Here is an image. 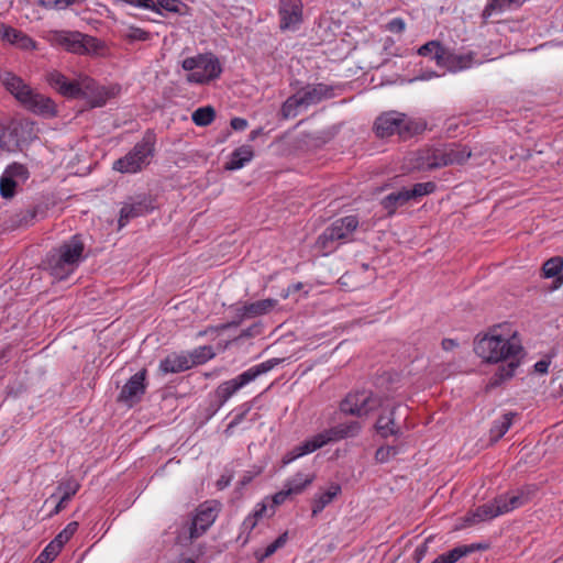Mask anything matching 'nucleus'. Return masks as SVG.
<instances>
[{
	"instance_id": "1",
	"label": "nucleus",
	"mask_w": 563,
	"mask_h": 563,
	"mask_svg": "<svg viewBox=\"0 0 563 563\" xmlns=\"http://www.w3.org/2000/svg\"><path fill=\"white\" fill-rule=\"evenodd\" d=\"M475 353L487 363L508 362L500 366L489 380L490 387H497L514 376L523 356V347L516 332L504 333L503 325L494 327L488 334L475 341Z\"/></svg>"
},
{
	"instance_id": "2",
	"label": "nucleus",
	"mask_w": 563,
	"mask_h": 563,
	"mask_svg": "<svg viewBox=\"0 0 563 563\" xmlns=\"http://www.w3.org/2000/svg\"><path fill=\"white\" fill-rule=\"evenodd\" d=\"M84 243L79 235L60 244L47 254L45 265L49 274L58 279H66L82 260Z\"/></svg>"
},
{
	"instance_id": "3",
	"label": "nucleus",
	"mask_w": 563,
	"mask_h": 563,
	"mask_svg": "<svg viewBox=\"0 0 563 563\" xmlns=\"http://www.w3.org/2000/svg\"><path fill=\"white\" fill-rule=\"evenodd\" d=\"M1 82L29 110L45 117L56 115L54 101L35 92L21 77L8 71L1 75Z\"/></svg>"
},
{
	"instance_id": "4",
	"label": "nucleus",
	"mask_w": 563,
	"mask_h": 563,
	"mask_svg": "<svg viewBox=\"0 0 563 563\" xmlns=\"http://www.w3.org/2000/svg\"><path fill=\"white\" fill-rule=\"evenodd\" d=\"M374 130L378 137H389L395 134L400 140H408L424 130V125L405 113L387 111L376 118Z\"/></svg>"
},
{
	"instance_id": "5",
	"label": "nucleus",
	"mask_w": 563,
	"mask_h": 563,
	"mask_svg": "<svg viewBox=\"0 0 563 563\" xmlns=\"http://www.w3.org/2000/svg\"><path fill=\"white\" fill-rule=\"evenodd\" d=\"M154 152L155 135L147 131L128 154L114 162L113 168L120 173H137L150 165Z\"/></svg>"
},
{
	"instance_id": "6",
	"label": "nucleus",
	"mask_w": 563,
	"mask_h": 563,
	"mask_svg": "<svg viewBox=\"0 0 563 563\" xmlns=\"http://www.w3.org/2000/svg\"><path fill=\"white\" fill-rule=\"evenodd\" d=\"M357 227L358 219L355 216L340 218L319 235L316 246L327 255L336 249V242L352 241V235Z\"/></svg>"
},
{
	"instance_id": "7",
	"label": "nucleus",
	"mask_w": 563,
	"mask_h": 563,
	"mask_svg": "<svg viewBox=\"0 0 563 563\" xmlns=\"http://www.w3.org/2000/svg\"><path fill=\"white\" fill-rule=\"evenodd\" d=\"M280 358H271L266 362L252 366L235 378L220 384L216 390L219 407L223 406L240 388L256 379L282 363Z\"/></svg>"
},
{
	"instance_id": "8",
	"label": "nucleus",
	"mask_w": 563,
	"mask_h": 563,
	"mask_svg": "<svg viewBox=\"0 0 563 563\" xmlns=\"http://www.w3.org/2000/svg\"><path fill=\"white\" fill-rule=\"evenodd\" d=\"M181 66L185 70L190 71L187 75V81L195 84H206L218 78L222 73L219 59L211 53L187 57L183 60Z\"/></svg>"
},
{
	"instance_id": "9",
	"label": "nucleus",
	"mask_w": 563,
	"mask_h": 563,
	"mask_svg": "<svg viewBox=\"0 0 563 563\" xmlns=\"http://www.w3.org/2000/svg\"><path fill=\"white\" fill-rule=\"evenodd\" d=\"M47 81L62 96L67 98H84L96 91V81L88 77H80L78 80H69L59 71H52L47 75Z\"/></svg>"
},
{
	"instance_id": "10",
	"label": "nucleus",
	"mask_w": 563,
	"mask_h": 563,
	"mask_svg": "<svg viewBox=\"0 0 563 563\" xmlns=\"http://www.w3.org/2000/svg\"><path fill=\"white\" fill-rule=\"evenodd\" d=\"M383 402L384 399L372 390H356L349 393L340 402V411L361 418L382 407Z\"/></svg>"
},
{
	"instance_id": "11",
	"label": "nucleus",
	"mask_w": 563,
	"mask_h": 563,
	"mask_svg": "<svg viewBox=\"0 0 563 563\" xmlns=\"http://www.w3.org/2000/svg\"><path fill=\"white\" fill-rule=\"evenodd\" d=\"M56 41L68 52L80 55L96 51L99 46V42L96 37L77 31H60L56 35Z\"/></svg>"
},
{
	"instance_id": "12",
	"label": "nucleus",
	"mask_w": 563,
	"mask_h": 563,
	"mask_svg": "<svg viewBox=\"0 0 563 563\" xmlns=\"http://www.w3.org/2000/svg\"><path fill=\"white\" fill-rule=\"evenodd\" d=\"M218 511V506L213 501L200 505L187 528L189 540H195L202 536L217 519Z\"/></svg>"
},
{
	"instance_id": "13",
	"label": "nucleus",
	"mask_w": 563,
	"mask_h": 563,
	"mask_svg": "<svg viewBox=\"0 0 563 563\" xmlns=\"http://www.w3.org/2000/svg\"><path fill=\"white\" fill-rule=\"evenodd\" d=\"M146 369L143 368L131 376V378L122 387L121 393L118 396V401L123 402L129 407H132L139 402L146 390Z\"/></svg>"
},
{
	"instance_id": "14",
	"label": "nucleus",
	"mask_w": 563,
	"mask_h": 563,
	"mask_svg": "<svg viewBox=\"0 0 563 563\" xmlns=\"http://www.w3.org/2000/svg\"><path fill=\"white\" fill-rule=\"evenodd\" d=\"M361 429V422L356 420H351L325 429L322 432L316 434V437L320 442L321 446H324L330 442H336L343 439L354 438L360 433Z\"/></svg>"
},
{
	"instance_id": "15",
	"label": "nucleus",
	"mask_w": 563,
	"mask_h": 563,
	"mask_svg": "<svg viewBox=\"0 0 563 563\" xmlns=\"http://www.w3.org/2000/svg\"><path fill=\"white\" fill-rule=\"evenodd\" d=\"M400 411H404L402 416L404 420H406L408 416L407 408H401L399 405L394 406L387 415L382 413L378 417L375 429L380 437L388 438L393 435L399 438L402 435L401 427L396 418L397 412Z\"/></svg>"
},
{
	"instance_id": "16",
	"label": "nucleus",
	"mask_w": 563,
	"mask_h": 563,
	"mask_svg": "<svg viewBox=\"0 0 563 563\" xmlns=\"http://www.w3.org/2000/svg\"><path fill=\"white\" fill-rule=\"evenodd\" d=\"M154 209L153 200L148 196L137 197L126 202L120 210L119 225L124 227L131 219L144 216Z\"/></svg>"
},
{
	"instance_id": "17",
	"label": "nucleus",
	"mask_w": 563,
	"mask_h": 563,
	"mask_svg": "<svg viewBox=\"0 0 563 563\" xmlns=\"http://www.w3.org/2000/svg\"><path fill=\"white\" fill-rule=\"evenodd\" d=\"M408 164L410 169L419 172L440 168L437 147H427L411 153Z\"/></svg>"
},
{
	"instance_id": "18",
	"label": "nucleus",
	"mask_w": 563,
	"mask_h": 563,
	"mask_svg": "<svg viewBox=\"0 0 563 563\" xmlns=\"http://www.w3.org/2000/svg\"><path fill=\"white\" fill-rule=\"evenodd\" d=\"M440 168L454 164H463L471 152L462 145L452 143L442 147H437Z\"/></svg>"
},
{
	"instance_id": "19",
	"label": "nucleus",
	"mask_w": 563,
	"mask_h": 563,
	"mask_svg": "<svg viewBox=\"0 0 563 563\" xmlns=\"http://www.w3.org/2000/svg\"><path fill=\"white\" fill-rule=\"evenodd\" d=\"M297 92L302 99L305 109L333 97V88L324 84L307 85Z\"/></svg>"
},
{
	"instance_id": "20",
	"label": "nucleus",
	"mask_w": 563,
	"mask_h": 563,
	"mask_svg": "<svg viewBox=\"0 0 563 563\" xmlns=\"http://www.w3.org/2000/svg\"><path fill=\"white\" fill-rule=\"evenodd\" d=\"M534 487L527 486L512 495L498 496V503L503 514L509 512L522 505H525L533 495Z\"/></svg>"
},
{
	"instance_id": "21",
	"label": "nucleus",
	"mask_w": 563,
	"mask_h": 563,
	"mask_svg": "<svg viewBox=\"0 0 563 563\" xmlns=\"http://www.w3.org/2000/svg\"><path fill=\"white\" fill-rule=\"evenodd\" d=\"M280 29H290L301 21V7L290 0H282L279 7Z\"/></svg>"
},
{
	"instance_id": "22",
	"label": "nucleus",
	"mask_w": 563,
	"mask_h": 563,
	"mask_svg": "<svg viewBox=\"0 0 563 563\" xmlns=\"http://www.w3.org/2000/svg\"><path fill=\"white\" fill-rule=\"evenodd\" d=\"M498 515H503L498 498H495L493 503L485 504L476 508L475 511L468 514L465 517L467 525H475L485 520H490Z\"/></svg>"
},
{
	"instance_id": "23",
	"label": "nucleus",
	"mask_w": 563,
	"mask_h": 563,
	"mask_svg": "<svg viewBox=\"0 0 563 563\" xmlns=\"http://www.w3.org/2000/svg\"><path fill=\"white\" fill-rule=\"evenodd\" d=\"M527 0H489L482 12L483 23L495 15L521 7Z\"/></svg>"
},
{
	"instance_id": "24",
	"label": "nucleus",
	"mask_w": 563,
	"mask_h": 563,
	"mask_svg": "<svg viewBox=\"0 0 563 563\" xmlns=\"http://www.w3.org/2000/svg\"><path fill=\"white\" fill-rule=\"evenodd\" d=\"M276 299H262L254 302L245 303L239 311H242V318H253L269 312L277 306Z\"/></svg>"
},
{
	"instance_id": "25",
	"label": "nucleus",
	"mask_w": 563,
	"mask_h": 563,
	"mask_svg": "<svg viewBox=\"0 0 563 563\" xmlns=\"http://www.w3.org/2000/svg\"><path fill=\"white\" fill-rule=\"evenodd\" d=\"M320 448H322L320 442L318 441L317 437L313 435L311 439L306 440L301 444L295 446L291 451L287 452L283 456L282 462L284 465H287L295 461L296 459L305 454L312 453Z\"/></svg>"
},
{
	"instance_id": "26",
	"label": "nucleus",
	"mask_w": 563,
	"mask_h": 563,
	"mask_svg": "<svg viewBox=\"0 0 563 563\" xmlns=\"http://www.w3.org/2000/svg\"><path fill=\"white\" fill-rule=\"evenodd\" d=\"M191 367L190 358L185 355L172 354L161 362L159 368L164 373H180Z\"/></svg>"
},
{
	"instance_id": "27",
	"label": "nucleus",
	"mask_w": 563,
	"mask_h": 563,
	"mask_svg": "<svg viewBox=\"0 0 563 563\" xmlns=\"http://www.w3.org/2000/svg\"><path fill=\"white\" fill-rule=\"evenodd\" d=\"M254 156V152L251 145H242L234 150L231 155L230 161L225 164V169L228 170H236L242 168L246 163H249Z\"/></svg>"
},
{
	"instance_id": "28",
	"label": "nucleus",
	"mask_w": 563,
	"mask_h": 563,
	"mask_svg": "<svg viewBox=\"0 0 563 563\" xmlns=\"http://www.w3.org/2000/svg\"><path fill=\"white\" fill-rule=\"evenodd\" d=\"M518 416L517 412H507L501 416L500 419L494 421L490 430V442L496 443L499 439H501L510 429L514 419Z\"/></svg>"
},
{
	"instance_id": "29",
	"label": "nucleus",
	"mask_w": 563,
	"mask_h": 563,
	"mask_svg": "<svg viewBox=\"0 0 563 563\" xmlns=\"http://www.w3.org/2000/svg\"><path fill=\"white\" fill-rule=\"evenodd\" d=\"M563 260L559 256L551 257L542 266V273L545 278L556 277L554 288H559L563 284Z\"/></svg>"
},
{
	"instance_id": "30",
	"label": "nucleus",
	"mask_w": 563,
	"mask_h": 563,
	"mask_svg": "<svg viewBox=\"0 0 563 563\" xmlns=\"http://www.w3.org/2000/svg\"><path fill=\"white\" fill-rule=\"evenodd\" d=\"M409 201V195L407 188H402L398 191H393L382 200V206L388 214L395 213L398 207L406 205Z\"/></svg>"
},
{
	"instance_id": "31",
	"label": "nucleus",
	"mask_w": 563,
	"mask_h": 563,
	"mask_svg": "<svg viewBox=\"0 0 563 563\" xmlns=\"http://www.w3.org/2000/svg\"><path fill=\"white\" fill-rule=\"evenodd\" d=\"M418 53L421 56H430L435 59L438 65H445V58L448 55V49L444 48L439 42L430 41L422 45Z\"/></svg>"
},
{
	"instance_id": "32",
	"label": "nucleus",
	"mask_w": 563,
	"mask_h": 563,
	"mask_svg": "<svg viewBox=\"0 0 563 563\" xmlns=\"http://www.w3.org/2000/svg\"><path fill=\"white\" fill-rule=\"evenodd\" d=\"M78 529V522L71 521L69 522L63 531H60L48 544L47 547L49 550L58 553L60 552L62 548L68 540L75 534V532Z\"/></svg>"
},
{
	"instance_id": "33",
	"label": "nucleus",
	"mask_w": 563,
	"mask_h": 563,
	"mask_svg": "<svg viewBox=\"0 0 563 563\" xmlns=\"http://www.w3.org/2000/svg\"><path fill=\"white\" fill-rule=\"evenodd\" d=\"M155 8L153 12L162 16H165L164 11L183 15L186 13L185 11L188 10V5L180 0H156Z\"/></svg>"
},
{
	"instance_id": "34",
	"label": "nucleus",
	"mask_w": 563,
	"mask_h": 563,
	"mask_svg": "<svg viewBox=\"0 0 563 563\" xmlns=\"http://www.w3.org/2000/svg\"><path fill=\"white\" fill-rule=\"evenodd\" d=\"M341 493L340 485H331V487L322 493L318 498L313 500L312 505V516H317L321 512L327 505H329L334 497H336Z\"/></svg>"
},
{
	"instance_id": "35",
	"label": "nucleus",
	"mask_w": 563,
	"mask_h": 563,
	"mask_svg": "<svg viewBox=\"0 0 563 563\" xmlns=\"http://www.w3.org/2000/svg\"><path fill=\"white\" fill-rule=\"evenodd\" d=\"M21 129V123H12L11 125H9L0 136V148L10 151L12 146H18V135Z\"/></svg>"
},
{
	"instance_id": "36",
	"label": "nucleus",
	"mask_w": 563,
	"mask_h": 563,
	"mask_svg": "<svg viewBox=\"0 0 563 563\" xmlns=\"http://www.w3.org/2000/svg\"><path fill=\"white\" fill-rule=\"evenodd\" d=\"M300 108H303V102L298 92L288 97L283 103L280 109V117L284 120L295 118Z\"/></svg>"
},
{
	"instance_id": "37",
	"label": "nucleus",
	"mask_w": 563,
	"mask_h": 563,
	"mask_svg": "<svg viewBox=\"0 0 563 563\" xmlns=\"http://www.w3.org/2000/svg\"><path fill=\"white\" fill-rule=\"evenodd\" d=\"M313 475H303L302 473H297L287 482L285 487L291 495H297L302 493L303 489L313 482Z\"/></svg>"
},
{
	"instance_id": "38",
	"label": "nucleus",
	"mask_w": 563,
	"mask_h": 563,
	"mask_svg": "<svg viewBox=\"0 0 563 563\" xmlns=\"http://www.w3.org/2000/svg\"><path fill=\"white\" fill-rule=\"evenodd\" d=\"M79 487L80 484L74 478L60 482L57 486V490L60 492L63 495L58 503L66 507L67 503L71 499V497L76 495Z\"/></svg>"
},
{
	"instance_id": "39",
	"label": "nucleus",
	"mask_w": 563,
	"mask_h": 563,
	"mask_svg": "<svg viewBox=\"0 0 563 563\" xmlns=\"http://www.w3.org/2000/svg\"><path fill=\"white\" fill-rule=\"evenodd\" d=\"M216 118V111L212 107H201L191 114V120L198 126H207L212 123Z\"/></svg>"
},
{
	"instance_id": "40",
	"label": "nucleus",
	"mask_w": 563,
	"mask_h": 563,
	"mask_svg": "<svg viewBox=\"0 0 563 563\" xmlns=\"http://www.w3.org/2000/svg\"><path fill=\"white\" fill-rule=\"evenodd\" d=\"M36 217V211L32 209L22 210L9 219V228L14 230L21 227H27Z\"/></svg>"
},
{
	"instance_id": "41",
	"label": "nucleus",
	"mask_w": 563,
	"mask_h": 563,
	"mask_svg": "<svg viewBox=\"0 0 563 563\" xmlns=\"http://www.w3.org/2000/svg\"><path fill=\"white\" fill-rule=\"evenodd\" d=\"M473 548L474 545H462V547H456L443 554H440L438 555L441 561L443 563H455L457 562L461 558L470 554L473 552Z\"/></svg>"
},
{
	"instance_id": "42",
	"label": "nucleus",
	"mask_w": 563,
	"mask_h": 563,
	"mask_svg": "<svg viewBox=\"0 0 563 563\" xmlns=\"http://www.w3.org/2000/svg\"><path fill=\"white\" fill-rule=\"evenodd\" d=\"M288 536L287 532L280 534L274 542L268 544L263 553L256 552L255 555L260 561H264L265 559L273 555L278 549L283 548L287 542Z\"/></svg>"
},
{
	"instance_id": "43",
	"label": "nucleus",
	"mask_w": 563,
	"mask_h": 563,
	"mask_svg": "<svg viewBox=\"0 0 563 563\" xmlns=\"http://www.w3.org/2000/svg\"><path fill=\"white\" fill-rule=\"evenodd\" d=\"M437 186L433 181L418 183L411 189H407L409 200L429 195L435 190Z\"/></svg>"
},
{
	"instance_id": "44",
	"label": "nucleus",
	"mask_w": 563,
	"mask_h": 563,
	"mask_svg": "<svg viewBox=\"0 0 563 563\" xmlns=\"http://www.w3.org/2000/svg\"><path fill=\"white\" fill-rule=\"evenodd\" d=\"M18 186V180L9 177L4 173L0 178V194L3 198L10 199L15 195V188Z\"/></svg>"
},
{
	"instance_id": "45",
	"label": "nucleus",
	"mask_w": 563,
	"mask_h": 563,
	"mask_svg": "<svg viewBox=\"0 0 563 563\" xmlns=\"http://www.w3.org/2000/svg\"><path fill=\"white\" fill-rule=\"evenodd\" d=\"M124 38L129 43H134L137 41L146 42L151 38V33L141 27L131 25L129 26L128 32L124 34Z\"/></svg>"
},
{
	"instance_id": "46",
	"label": "nucleus",
	"mask_w": 563,
	"mask_h": 563,
	"mask_svg": "<svg viewBox=\"0 0 563 563\" xmlns=\"http://www.w3.org/2000/svg\"><path fill=\"white\" fill-rule=\"evenodd\" d=\"M4 174L18 181H25L29 177L27 168L19 163H13L9 165L5 168Z\"/></svg>"
},
{
	"instance_id": "47",
	"label": "nucleus",
	"mask_w": 563,
	"mask_h": 563,
	"mask_svg": "<svg viewBox=\"0 0 563 563\" xmlns=\"http://www.w3.org/2000/svg\"><path fill=\"white\" fill-rule=\"evenodd\" d=\"M213 355L214 354L212 352L211 346H201L198 350H195V352L192 353L191 360H190L191 366L194 364H201V363L210 360L211 357H213Z\"/></svg>"
},
{
	"instance_id": "48",
	"label": "nucleus",
	"mask_w": 563,
	"mask_h": 563,
	"mask_svg": "<svg viewBox=\"0 0 563 563\" xmlns=\"http://www.w3.org/2000/svg\"><path fill=\"white\" fill-rule=\"evenodd\" d=\"M449 63L455 68L464 69L470 66L471 56L470 55H453L448 52V55L445 58V65Z\"/></svg>"
},
{
	"instance_id": "49",
	"label": "nucleus",
	"mask_w": 563,
	"mask_h": 563,
	"mask_svg": "<svg viewBox=\"0 0 563 563\" xmlns=\"http://www.w3.org/2000/svg\"><path fill=\"white\" fill-rule=\"evenodd\" d=\"M262 332H263V323L262 322H254L249 328L244 329L240 333V335L234 338L232 340V342H238L241 339L254 338V336H257V335L262 334Z\"/></svg>"
},
{
	"instance_id": "50",
	"label": "nucleus",
	"mask_w": 563,
	"mask_h": 563,
	"mask_svg": "<svg viewBox=\"0 0 563 563\" xmlns=\"http://www.w3.org/2000/svg\"><path fill=\"white\" fill-rule=\"evenodd\" d=\"M398 453V449L394 445L380 446L375 452V460L378 463H385L390 457L395 456Z\"/></svg>"
},
{
	"instance_id": "51",
	"label": "nucleus",
	"mask_w": 563,
	"mask_h": 563,
	"mask_svg": "<svg viewBox=\"0 0 563 563\" xmlns=\"http://www.w3.org/2000/svg\"><path fill=\"white\" fill-rule=\"evenodd\" d=\"M251 408H252V405H251L250 402H245V404H243V405L240 407L241 411H240V412H238V413L233 417V419L231 420V422L229 423V429H233V428H235L238 424H240V423L243 421V419H244V417L246 416V413L251 410Z\"/></svg>"
},
{
	"instance_id": "52",
	"label": "nucleus",
	"mask_w": 563,
	"mask_h": 563,
	"mask_svg": "<svg viewBox=\"0 0 563 563\" xmlns=\"http://www.w3.org/2000/svg\"><path fill=\"white\" fill-rule=\"evenodd\" d=\"M117 2H124L126 4H130L132 7L147 9L153 11L155 8V1L154 0H115Z\"/></svg>"
},
{
	"instance_id": "53",
	"label": "nucleus",
	"mask_w": 563,
	"mask_h": 563,
	"mask_svg": "<svg viewBox=\"0 0 563 563\" xmlns=\"http://www.w3.org/2000/svg\"><path fill=\"white\" fill-rule=\"evenodd\" d=\"M22 37V32L18 31L16 29H13L11 26H8L4 29L2 38L7 40L11 44L18 43V41Z\"/></svg>"
},
{
	"instance_id": "54",
	"label": "nucleus",
	"mask_w": 563,
	"mask_h": 563,
	"mask_svg": "<svg viewBox=\"0 0 563 563\" xmlns=\"http://www.w3.org/2000/svg\"><path fill=\"white\" fill-rule=\"evenodd\" d=\"M406 23L401 18H395L386 25V30L391 33H401L405 31Z\"/></svg>"
},
{
	"instance_id": "55",
	"label": "nucleus",
	"mask_w": 563,
	"mask_h": 563,
	"mask_svg": "<svg viewBox=\"0 0 563 563\" xmlns=\"http://www.w3.org/2000/svg\"><path fill=\"white\" fill-rule=\"evenodd\" d=\"M56 556V552L49 550V548L46 545V548L33 561V563H51Z\"/></svg>"
},
{
	"instance_id": "56",
	"label": "nucleus",
	"mask_w": 563,
	"mask_h": 563,
	"mask_svg": "<svg viewBox=\"0 0 563 563\" xmlns=\"http://www.w3.org/2000/svg\"><path fill=\"white\" fill-rule=\"evenodd\" d=\"M245 318H242V311H239L238 310V316H236V319L230 321V322H227V323H222L218 327V330L220 331H224V330H228V329H231V328H236L239 327L242 321L244 320Z\"/></svg>"
},
{
	"instance_id": "57",
	"label": "nucleus",
	"mask_w": 563,
	"mask_h": 563,
	"mask_svg": "<svg viewBox=\"0 0 563 563\" xmlns=\"http://www.w3.org/2000/svg\"><path fill=\"white\" fill-rule=\"evenodd\" d=\"M256 518L247 516L242 523V532L250 533L256 527Z\"/></svg>"
},
{
	"instance_id": "58",
	"label": "nucleus",
	"mask_w": 563,
	"mask_h": 563,
	"mask_svg": "<svg viewBox=\"0 0 563 563\" xmlns=\"http://www.w3.org/2000/svg\"><path fill=\"white\" fill-rule=\"evenodd\" d=\"M16 45L23 49H27V48L34 47L35 43L30 36L22 33V37H20Z\"/></svg>"
},
{
	"instance_id": "59",
	"label": "nucleus",
	"mask_w": 563,
	"mask_h": 563,
	"mask_svg": "<svg viewBox=\"0 0 563 563\" xmlns=\"http://www.w3.org/2000/svg\"><path fill=\"white\" fill-rule=\"evenodd\" d=\"M230 125L235 131H243L247 126V121L243 118H233Z\"/></svg>"
},
{
	"instance_id": "60",
	"label": "nucleus",
	"mask_w": 563,
	"mask_h": 563,
	"mask_svg": "<svg viewBox=\"0 0 563 563\" xmlns=\"http://www.w3.org/2000/svg\"><path fill=\"white\" fill-rule=\"evenodd\" d=\"M290 495L291 494L289 493V490L287 488L283 489L274 495L273 503L275 505H282L287 499V497Z\"/></svg>"
},
{
	"instance_id": "61",
	"label": "nucleus",
	"mask_w": 563,
	"mask_h": 563,
	"mask_svg": "<svg viewBox=\"0 0 563 563\" xmlns=\"http://www.w3.org/2000/svg\"><path fill=\"white\" fill-rule=\"evenodd\" d=\"M549 365H550V361L540 360L539 362H537L534 364V371L539 374H545V373H548Z\"/></svg>"
},
{
	"instance_id": "62",
	"label": "nucleus",
	"mask_w": 563,
	"mask_h": 563,
	"mask_svg": "<svg viewBox=\"0 0 563 563\" xmlns=\"http://www.w3.org/2000/svg\"><path fill=\"white\" fill-rule=\"evenodd\" d=\"M34 2L44 9L47 10H56V1L55 0H34Z\"/></svg>"
},
{
	"instance_id": "63",
	"label": "nucleus",
	"mask_w": 563,
	"mask_h": 563,
	"mask_svg": "<svg viewBox=\"0 0 563 563\" xmlns=\"http://www.w3.org/2000/svg\"><path fill=\"white\" fill-rule=\"evenodd\" d=\"M56 10H65L76 2V0H55Z\"/></svg>"
},
{
	"instance_id": "64",
	"label": "nucleus",
	"mask_w": 563,
	"mask_h": 563,
	"mask_svg": "<svg viewBox=\"0 0 563 563\" xmlns=\"http://www.w3.org/2000/svg\"><path fill=\"white\" fill-rule=\"evenodd\" d=\"M441 344L445 351H451L457 345V343L452 339H444Z\"/></svg>"
}]
</instances>
